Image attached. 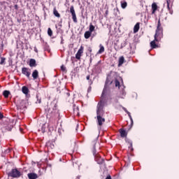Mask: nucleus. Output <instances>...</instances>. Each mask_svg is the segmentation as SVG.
<instances>
[{
  "mask_svg": "<svg viewBox=\"0 0 179 179\" xmlns=\"http://www.w3.org/2000/svg\"><path fill=\"white\" fill-rule=\"evenodd\" d=\"M95 29H96V27H94L93 24L90 23V27H89V31H90V33H93V31H94Z\"/></svg>",
  "mask_w": 179,
  "mask_h": 179,
  "instance_id": "nucleus-28",
  "label": "nucleus"
},
{
  "mask_svg": "<svg viewBox=\"0 0 179 179\" xmlns=\"http://www.w3.org/2000/svg\"><path fill=\"white\" fill-rule=\"evenodd\" d=\"M8 176L12 178H20L23 176V172L20 171L17 168H15L8 173Z\"/></svg>",
  "mask_w": 179,
  "mask_h": 179,
  "instance_id": "nucleus-5",
  "label": "nucleus"
},
{
  "mask_svg": "<svg viewBox=\"0 0 179 179\" xmlns=\"http://www.w3.org/2000/svg\"><path fill=\"white\" fill-rule=\"evenodd\" d=\"M167 3V9L169 11L171 15H173V10H171V6H173V3H171V0H166Z\"/></svg>",
  "mask_w": 179,
  "mask_h": 179,
  "instance_id": "nucleus-13",
  "label": "nucleus"
},
{
  "mask_svg": "<svg viewBox=\"0 0 179 179\" xmlns=\"http://www.w3.org/2000/svg\"><path fill=\"white\" fill-rule=\"evenodd\" d=\"M61 69L63 72H65V71H66V67H65V66H64V65H62Z\"/></svg>",
  "mask_w": 179,
  "mask_h": 179,
  "instance_id": "nucleus-36",
  "label": "nucleus"
},
{
  "mask_svg": "<svg viewBox=\"0 0 179 179\" xmlns=\"http://www.w3.org/2000/svg\"><path fill=\"white\" fill-rule=\"evenodd\" d=\"M48 36H50V37L52 36V30L51 29V28L48 29Z\"/></svg>",
  "mask_w": 179,
  "mask_h": 179,
  "instance_id": "nucleus-32",
  "label": "nucleus"
},
{
  "mask_svg": "<svg viewBox=\"0 0 179 179\" xmlns=\"http://www.w3.org/2000/svg\"><path fill=\"white\" fill-rule=\"evenodd\" d=\"M29 66H31V68L37 66V64L36 63V59H31L29 60Z\"/></svg>",
  "mask_w": 179,
  "mask_h": 179,
  "instance_id": "nucleus-20",
  "label": "nucleus"
},
{
  "mask_svg": "<svg viewBox=\"0 0 179 179\" xmlns=\"http://www.w3.org/2000/svg\"><path fill=\"white\" fill-rule=\"evenodd\" d=\"M70 13H71L73 22L74 23H78V18L76 17V13H75V8L73 6L70 7Z\"/></svg>",
  "mask_w": 179,
  "mask_h": 179,
  "instance_id": "nucleus-8",
  "label": "nucleus"
},
{
  "mask_svg": "<svg viewBox=\"0 0 179 179\" xmlns=\"http://www.w3.org/2000/svg\"><path fill=\"white\" fill-rule=\"evenodd\" d=\"M27 177L29 179H38V175H37V173H29L27 174Z\"/></svg>",
  "mask_w": 179,
  "mask_h": 179,
  "instance_id": "nucleus-15",
  "label": "nucleus"
},
{
  "mask_svg": "<svg viewBox=\"0 0 179 179\" xmlns=\"http://www.w3.org/2000/svg\"><path fill=\"white\" fill-rule=\"evenodd\" d=\"M66 95L68 96V97H69V96H70L71 94H69V92H67V93H66Z\"/></svg>",
  "mask_w": 179,
  "mask_h": 179,
  "instance_id": "nucleus-41",
  "label": "nucleus"
},
{
  "mask_svg": "<svg viewBox=\"0 0 179 179\" xmlns=\"http://www.w3.org/2000/svg\"><path fill=\"white\" fill-rule=\"evenodd\" d=\"M163 38V27L160 22V19L158 20L157 29L155 31V40L159 41Z\"/></svg>",
  "mask_w": 179,
  "mask_h": 179,
  "instance_id": "nucleus-4",
  "label": "nucleus"
},
{
  "mask_svg": "<svg viewBox=\"0 0 179 179\" xmlns=\"http://www.w3.org/2000/svg\"><path fill=\"white\" fill-rule=\"evenodd\" d=\"M57 103H54L50 107L48 108L47 110V118H49V124H55V120L57 118V115H59L58 109L57 108Z\"/></svg>",
  "mask_w": 179,
  "mask_h": 179,
  "instance_id": "nucleus-1",
  "label": "nucleus"
},
{
  "mask_svg": "<svg viewBox=\"0 0 179 179\" xmlns=\"http://www.w3.org/2000/svg\"><path fill=\"white\" fill-rule=\"evenodd\" d=\"M36 52H37V50H36Z\"/></svg>",
  "mask_w": 179,
  "mask_h": 179,
  "instance_id": "nucleus-44",
  "label": "nucleus"
},
{
  "mask_svg": "<svg viewBox=\"0 0 179 179\" xmlns=\"http://www.w3.org/2000/svg\"><path fill=\"white\" fill-rule=\"evenodd\" d=\"M73 111L76 115H79V106H76V104L73 105Z\"/></svg>",
  "mask_w": 179,
  "mask_h": 179,
  "instance_id": "nucleus-19",
  "label": "nucleus"
},
{
  "mask_svg": "<svg viewBox=\"0 0 179 179\" xmlns=\"http://www.w3.org/2000/svg\"><path fill=\"white\" fill-rule=\"evenodd\" d=\"M36 52H37V50H36Z\"/></svg>",
  "mask_w": 179,
  "mask_h": 179,
  "instance_id": "nucleus-43",
  "label": "nucleus"
},
{
  "mask_svg": "<svg viewBox=\"0 0 179 179\" xmlns=\"http://www.w3.org/2000/svg\"><path fill=\"white\" fill-rule=\"evenodd\" d=\"M46 146L48 147V149H54V148H55V145L50 141L46 143Z\"/></svg>",
  "mask_w": 179,
  "mask_h": 179,
  "instance_id": "nucleus-24",
  "label": "nucleus"
},
{
  "mask_svg": "<svg viewBox=\"0 0 179 179\" xmlns=\"http://www.w3.org/2000/svg\"><path fill=\"white\" fill-rule=\"evenodd\" d=\"M22 92L24 94H29V88L26 86L22 87Z\"/></svg>",
  "mask_w": 179,
  "mask_h": 179,
  "instance_id": "nucleus-25",
  "label": "nucleus"
},
{
  "mask_svg": "<svg viewBox=\"0 0 179 179\" xmlns=\"http://www.w3.org/2000/svg\"><path fill=\"white\" fill-rule=\"evenodd\" d=\"M141 23L137 22L134 27V33H138L139 31Z\"/></svg>",
  "mask_w": 179,
  "mask_h": 179,
  "instance_id": "nucleus-21",
  "label": "nucleus"
},
{
  "mask_svg": "<svg viewBox=\"0 0 179 179\" xmlns=\"http://www.w3.org/2000/svg\"><path fill=\"white\" fill-rule=\"evenodd\" d=\"M108 99L111 100V91H110L109 87H104L98 104H101L104 107L107 104Z\"/></svg>",
  "mask_w": 179,
  "mask_h": 179,
  "instance_id": "nucleus-2",
  "label": "nucleus"
},
{
  "mask_svg": "<svg viewBox=\"0 0 179 179\" xmlns=\"http://www.w3.org/2000/svg\"><path fill=\"white\" fill-rule=\"evenodd\" d=\"M53 15H55L56 17H61V15L59 14V13H58V10H57L56 8H54L53 9Z\"/></svg>",
  "mask_w": 179,
  "mask_h": 179,
  "instance_id": "nucleus-27",
  "label": "nucleus"
},
{
  "mask_svg": "<svg viewBox=\"0 0 179 179\" xmlns=\"http://www.w3.org/2000/svg\"><path fill=\"white\" fill-rule=\"evenodd\" d=\"M14 8H15V9H18V6H17V4H15V5L14 6Z\"/></svg>",
  "mask_w": 179,
  "mask_h": 179,
  "instance_id": "nucleus-40",
  "label": "nucleus"
},
{
  "mask_svg": "<svg viewBox=\"0 0 179 179\" xmlns=\"http://www.w3.org/2000/svg\"><path fill=\"white\" fill-rule=\"evenodd\" d=\"M120 5H121V8L122 9H125L127 8V6H128V3H127V1H122L120 2Z\"/></svg>",
  "mask_w": 179,
  "mask_h": 179,
  "instance_id": "nucleus-26",
  "label": "nucleus"
},
{
  "mask_svg": "<svg viewBox=\"0 0 179 179\" xmlns=\"http://www.w3.org/2000/svg\"><path fill=\"white\" fill-rule=\"evenodd\" d=\"M125 62V58H124V56H121L119 58L118 64L117 66H122V64Z\"/></svg>",
  "mask_w": 179,
  "mask_h": 179,
  "instance_id": "nucleus-16",
  "label": "nucleus"
},
{
  "mask_svg": "<svg viewBox=\"0 0 179 179\" xmlns=\"http://www.w3.org/2000/svg\"><path fill=\"white\" fill-rule=\"evenodd\" d=\"M10 94V92L8 90H5L3 92V96L5 97V99H8L9 97V95Z\"/></svg>",
  "mask_w": 179,
  "mask_h": 179,
  "instance_id": "nucleus-29",
  "label": "nucleus"
},
{
  "mask_svg": "<svg viewBox=\"0 0 179 179\" xmlns=\"http://www.w3.org/2000/svg\"><path fill=\"white\" fill-rule=\"evenodd\" d=\"M77 179H79V178H77Z\"/></svg>",
  "mask_w": 179,
  "mask_h": 179,
  "instance_id": "nucleus-45",
  "label": "nucleus"
},
{
  "mask_svg": "<svg viewBox=\"0 0 179 179\" xmlns=\"http://www.w3.org/2000/svg\"><path fill=\"white\" fill-rule=\"evenodd\" d=\"M119 132L121 138H127V136H128V133L124 129H120Z\"/></svg>",
  "mask_w": 179,
  "mask_h": 179,
  "instance_id": "nucleus-14",
  "label": "nucleus"
},
{
  "mask_svg": "<svg viewBox=\"0 0 179 179\" xmlns=\"http://www.w3.org/2000/svg\"><path fill=\"white\" fill-rule=\"evenodd\" d=\"M99 48H100V49L98 51V54H103V52H104V46H103V45L100 44Z\"/></svg>",
  "mask_w": 179,
  "mask_h": 179,
  "instance_id": "nucleus-30",
  "label": "nucleus"
},
{
  "mask_svg": "<svg viewBox=\"0 0 179 179\" xmlns=\"http://www.w3.org/2000/svg\"><path fill=\"white\" fill-rule=\"evenodd\" d=\"M124 111H125V113H127V115H129L130 121H131V125L134 124V120L132 119V116L131 115V113H129V111H128V110H127V108H123Z\"/></svg>",
  "mask_w": 179,
  "mask_h": 179,
  "instance_id": "nucleus-17",
  "label": "nucleus"
},
{
  "mask_svg": "<svg viewBox=\"0 0 179 179\" xmlns=\"http://www.w3.org/2000/svg\"><path fill=\"white\" fill-rule=\"evenodd\" d=\"M83 50H85V48L81 45L76 54V59H78V61H80V57L83 55Z\"/></svg>",
  "mask_w": 179,
  "mask_h": 179,
  "instance_id": "nucleus-10",
  "label": "nucleus"
},
{
  "mask_svg": "<svg viewBox=\"0 0 179 179\" xmlns=\"http://www.w3.org/2000/svg\"><path fill=\"white\" fill-rule=\"evenodd\" d=\"M156 10H157V4L156 3H152V14L155 15V13H156Z\"/></svg>",
  "mask_w": 179,
  "mask_h": 179,
  "instance_id": "nucleus-18",
  "label": "nucleus"
},
{
  "mask_svg": "<svg viewBox=\"0 0 179 179\" xmlns=\"http://www.w3.org/2000/svg\"><path fill=\"white\" fill-rule=\"evenodd\" d=\"M106 179H112V178H111V176L108 175V176L106 178Z\"/></svg>",
  "mask_w": 179,
  "mask_h": 179,
  "instance_id": "nucleus-39",
  "label": "nucleus"
},
{
  "mask_svg": "<svg viewBox=\"0 0 179 179\" xmlns=\"http://www.w3.org/2000/svg\"><path fill=\"white\" fill-rule=\"evenodd\" d=\"M104 116V106L101 103H98L96 106V120L98 122V125L101 127L104 122H106V119L103 117Z\"/></svg>",
  "mask_w": 179,
  "mask_h": 179,
  "instance_id": "nucleus-3",
  "label": "nucleus"
},
{
  "mask_svg": "<svg viewBox=\"0 0 179 179\" xmlns=\"http://www.w3.org/2000/svg\"><path fill=\"white\" fill-rule=\"evenodd\" d=\"M37 101L36 103H38L40 104L41 103V98H38V95H36Z\"/></svg>",
  "mask_w": 179,
  "mask_h": 179,
  "instance_id": "nucleus-35",
  "label": "nucleus"
},
{
  "mask_svg": "<svg viewBox=\"0 0 179 179\" xmlns=\"http://www.w3.org/2000/svg\"><path fill=\"white\" fill-rule=\"evenodd\" d=\"M110 85H113V78H112L111 74H109L107 76L104 87H108Z\"/></svg>",
  "mask_w": 179,
  "mask_h": 179,
  "instance_id": "nucleus-12",
  "label": "nucleus"
},
{
  "mask_svg": "<svg viewBox=\"0 0 179 179\" xmlns=\"http://www.w3.org/2000/svg\"><path fill=\"white\" fill-rule=\"evenodd\" d=\"M5 61H6V58L1 57L0 65H3V64H5Z\"/></svg>",
  "mask_w": 179,
  "mask_h": 179,
  "instance_id": "nucleus-33",
  "label": "nucleus"
},
{
  "mask_svg": "<svg viewBox=\"0 0 179 179\" xmlns=\"http://www.w3.org/2000/svg\"><path fill=\"white\" fill-rule=\"evenodd\" d=\"M3 118V114L2 113H0V120H2Z\"/></svg>",
  "mask_w": 179,
  "mask_h": 179,
  "instance_id": "nucleus-38",
  "label": "nucleus"
},
{
  "mask_svg": "<svg viewBox=\"0 0 179 179\" xmlns=\"http://www.w3.org/2000/svg\"><path fill=\"white\" fill-rule=\"evenodd\" d=\"M30 69L27 67H23L22 69V74L27 76L28 79H30V75H31V73L30 72Z\"/></svg>",
  "mask_w": 179,
  "mask_h": 179,
  "instance_id": "nucleus-9",
  "label": "nucleus"
},
{
  "mask_svg": "<svg viewBox=\"0 0 179 179\" xmlns=\"http://www.w3.org/2000/svg\"><path fill=\"white\" fill-rule=\"evenodd\" d=\"M129 148H131V150H134V148H132V143L131 141H129Z\"/></svg>",
  "mask_w": 179,
  "mask_h": 179,
  "instance_id": "nucleus-37",
  "label": "nucleus"
},
{
  "mask_svg": "<svg viewBox=\"0 0 179 179\" xmlns=\"http://www.w3.org/2000/svg\"><path fill=\"white\" fill-rule=\"evenodd\" d=\"M92 36V32H90V31H87L85 32L84 34V37L85 38H86L87 40L88 38H90V36Z\"/></svg>",
  "mask_w": 179,
  "mask_h": 179,
  "instance_id": "nucleus-23",
  "label": "nucleus"
},
{
  "mask_svg": "<svg viewBox=\"0 0 179 179\" xmlns=\"http://www.w3.org/2000/svg\"><path fill=\"white\" fill-rule=\"evenodd\" d=\"M17 108L18 110H23L26 108V101L24 99H18L16 101Z\"/></svg>",
  "mask_w": 179,
  "mask_h": 179,
  "instance_id": "nucleus-7",
  "label": "nucleus"
},
{
  "mask_svg": "<svg viewBox=\"0 0 179 179\" xmlns=\"http://www.w3.org/2000/svg\"><path fill=\"white\" fill-rule=\"evenodd\" d=\"M86 79L87 80H89V85H93V80H90V75L87 76Z\"/></svg>",
  "mask_w": 179,
  "mask_h": 179,
  "instance_id": "nucleus-31",
  "label": "nucleus"
},
{
  "mask_svg": "<svg viewBox=\"0 0 179 179\" xmlns=\"http://www.w3.org/2000/svg\"><path fill=\"white\" fill-rule=\"evenodd\" d=\"M154 38L155 39L150 42L151 48H152V49L159 48V45L156 44V43L160 42L162 41V39H160L159 41H157L156 40V34L154 36Z\"/></svg>",
  "mask_w": 179,
  "mask_h": 179,
  "instance_id": "nucleus-11",
  "label": "nucleus"
},
{
  "mask_svg": "<svg viewBox=\"0 0 179 179\" xmlns=\"http://www.w3.org/2000/svg\"><path fill=\"white\" fill-rule=\"evenodd\" d=\"M93 155H95V161L98 164H103L104 163V159L101 158L100 155L96 154V145H94Z\"/></svg>",
  "mask_w": 179,
  "mask_h": 179,
  "instance_id": "nucleus-6",
  "label": "nucleus"
},
{
  "mask_svg": "<svg viewBox=\"0 0 179 179\" xmlns=\"http://www.w3.org/2000/svg\"><path fill=\"white\" fill-rule=\"evenodd\" d=\"M32 78L34 80H36L38 78V71L34 70L32 73Z\"/></svg>",
  "mask_w": 179,
  "mask_h": 179,
  "instance_id": "nucleus-22",
  "label": "nucleus"
},
{
  "mask_svg": "<svg viewBox=\"0 0 179 179\" xmlns=\"http://www.w3.org/2000/svg\"><path fill=\"white\" fill-rule=\"evenodd\" d=\"M92 57H90V62H92Z\"/></svg>",
  "mask_w": 179,
  "mask_h": 179,
  "instance_id": "nucleus-42",
  "label": "nucleus"
},
{
  "mask_svg": "<svg viewBox=\"0 0 179 179\" xmlns=\"http://www.w3.org/2000/svg\"><path fill=\"white\" fill-rule=\"evenodd\" d=\"M115 87H120V81H118V80H115Z\"/></svg>",
  "mask_w": 179,
  "mask_h": 179,
  "instance_id": "nucleus-34",
  "label": "nucleus"
}]
</instances>
